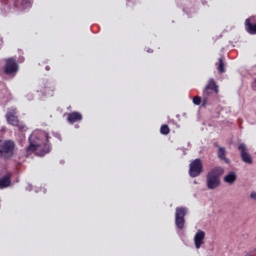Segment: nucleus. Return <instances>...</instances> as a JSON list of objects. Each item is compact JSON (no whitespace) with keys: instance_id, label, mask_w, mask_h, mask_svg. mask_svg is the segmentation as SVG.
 <instances>
[{"instance_id":"1","label":"nucleus","mask_w":256,"mask_h":256,"mask_svg":"<svg viewBox=\"0 0 256 256\" xmlns=\"http://www.w3.org/2000/svg\"><path fill=\"white\" fill-rule=\"evenodd\" d=\"M225 170L222 167H214L206 175V187L207 189L213 190L221 186V176Z\"/></svg>"},{"instance_id":"2","label":"nucleus","mask_w":256,"mask_h":256,"mask_svg":"<svg viewBox=\"0 0 256 256\" xmlns=\"http://www.w3.org/2000/svg\"><path fill=\"white\" fill-rule=\"evenodd\" d=\"M44 137H45V143L43 144H39L37 142H32L31 139L29 138L30 144L28 147H26V151L27 153L36 151V154L39 155V157H44V155H47V153L51 152V144H49V134L48 133H44Z\"/></svg>"},{"instance_id":"3","label":"nucleus","mask_w":256,"mask_h":256,"mask_svg":"<svg viewBox=\"0 0 256 256\" xmlns=\"http://www.w3.org/2000/svg\"><path fill=\"white\" fill-rule=\"evenodd\" d=\"M213 91L217 95L219 93V86L215 82V79L211 78L202 93V107H205L209 103V100L213 97Z\"/></svg>"},{"instance_id":"4","label":"nucleus","mask_w":256,"mask_h":256,"mask_svg":"<svg viewBox=\"0 0 256 256\" xmlns=\"http://www.w3.org/2000/svg\"><path fill=\"white\" fill-rule=\"evenodd\" d=\"M3 73L7 77H15L19 73V63L14 57L4 59Z\"/></svg>"},{"instance_id":"5","label":"nucleus","mask_w":256,"mask_h":256,"mask_svg":"<svg viewBox=\"0 0 256 256\" xmlns=\"http://www.w3.org/2000/svg\"><path fill=\"white\" fill-rule=\"evenodd\" d=\"M15 155V142L4 140L0 143V159H11Z\"/></svg>"},{"instance_id":"6","label":"nucleus","mask_w":256,"mask_h":256,"mask_svg":"<svg viewBox=\"0 0 256 256\" xmlns=\"http://www.w3.org/2000/svg\"><path fill=\"white\" fill-rule=\"evenodd\" d=\"M5 117L8 125H12L13 127H18L19 131H25V125L19 122V117L17 116V108H14V107L8 108Z\"/></svg>"},{"instance_id":"7","label":"nucleus","mask_w":256,"mask_h":256,"mask_svg":"<svg viewBox=\"0 0 256 256\" xmlns=\"http://www.w3.org/2000/svg\"><path fill=\"white\" fill-rule=\"evenodd\" d=\"M189 213L187 207H177L175 211V225L177 229L183 231L185 229V216Z\"/></svg>"},{"instance_id":"8","label":"nucleus","mask_w":256,"mask_h":256,"mask_svg":"<svg viewBox=\"0 0 256 256\" xmlns=\"http://www.w3.org/2000/svg\"><path fill=\"white\" fill-rule=\"evenodd\" d=\"M203 173V162L197 158L190 163L189 175L190 177H199Z\"/></svg>"},{"instance_id":"9","label":"nucleus","mask_w":256,"mask_h":256,"mask_svg":"<svg viewBox=\"0 0 256 256\" xmlns=\"http://www.w3.org/2000/svg\"><path fill=\"white\" fill-rule=\"evenodd\" d=\"M238 151H240L241 159L244 163H247L248 165H253V158L251 157V155H249V152L247 151V146L245 144H239Z\"/></svg>"},{"instance_id":"10","label":"nucleus","mask_w":256,"mask_h":256,"mask_svg":"<svg viewBox=\"0 0 256 256\" xmlns=\"http://www.w3.org/2000/svg\"><path fill=\"white\" fill-rule=\"evenodd\" d=\"M245 30L249 35H256V17L251 16L245 20Z\"/></svg>"},{"instance_id":"11","label":"nucleus","mask_w":256,"mask_h":256,"mask_svg":"<svg viewBox=\"0 0 256 256\" xmlns=\"http://www.w3.org/2000/svg\"><path fill=\"white\" fill-rule=\"evenodd\" d=\"M12 177L13 174H11V172H7L2 177H0V189H8V187H11L13 184L11 181Z\"/></svg>"},{"instance_id":"12","label":"nucleus","mask_w":256,"mask_h":256,"mask_svg":"<svg viewBox=\"0 0 256 256\" xmlns=\"http://www.w3.org/2000/svg\"><path fill=\"white\" fill-rule=\"evenodd\" d=\"M205 244V231L198 230L194 236V245L196 249H201V245Z\"/></svg>"},{"instance_id":"13","label":"nucleus","mask_w":256,"mask_h":256,"mask_svg":"<svg viewBox=\"0 0 256 256\" xmlns=\"http://www.w3.org/2000/svg\"><path fill=\"white\" fill-rule=\"evenodd\" d=\"M214 147H217L218 149V159H220V161H225L226 163H229V158H227V150L225 149V147L219 146L217 142L214 143Z\"/></svg>"},{"instance_id":"14","label":"nucleus","mask_w":256,"mask_h":256,"mask_svg":"<svg viewBox=\"0 0 256 256\" xmlns=\"http://www.w3.org/2000/svg\"><path fill=\"white\" fill-rule=\"evenodd\" d=\"M82 120H83V115H81V113L79 112H71L67 114V121L72 125L73 123H77L78 121H82Z\"/></svg>"},{"instance_id":"15","label":"nucleus","mask_w":256,"mask_h":256,"mask_svg":"<svg viewBox=\"0 0 256 256\" xmlns=\"http://www.w3.org/2000/svg\"><path fill=\"white\" fill-rule=\"evenodd\" d=\"M225 183H229L230 185L237 181V174L235 172H230L224 177Z\"/></svg>"},{"instance_id":"16","label":"nucleus","mask_w":256,"mask_h":256,"mask_svg":"<svg viewBox=\"0 0 256 256\" xmlns=\"http://www.w3.org/2000/svg\"><path fill=\"white\" fill-rule=\"evenodd\" d=\"M216 65L219 73H225V61L223 60V58H219Z\"/></svg>"},{"instance_id":"17","label":"nucleus","mask_w":256,"mask_h":256,"mask_svg":"<svg viewBox=\"0 0 256 256\" xmlns=\"http://www.w3.org/2000/svg\"><path fill=\"white\" fill-rule=\"evenodd\" d=\"M160 133L162 135H169V133H171V129L169 128V125L167 124L162 125L160 128Z\"/></svg>"},{"instance_id":"18","label":"nucleus","mask_w":256,"mask_h":256,"mask_svg":"<svg viewBox=\"0 0 256 256\" xmlns=\"http://www.w3.org/2000/svg\"><path fill=\"white\" fill-rule=\"evenodd\" d=\"M32 5H33V0H22L21 1V6L23 7V9H28Z\"/></svg>"},{"instance_id":"19","label":"nucleus","mask_w":256,"mask_h":256,"mask_svg":"<svg viewBox=\"0 0 256 256\" xmlns=\"http://www.w3.org/2000/svg\"><path fill=\"white\" fill-rule=\"evenodd\" d=\"M193 103H194V105H201V97L200 96H195L193 98Z\"/></svg>"},{"instance_id":"20","label":"nucleus","mask_w":256,"mask_h":256,"mask_svg":"<svg viewBox=\"0 0 256 256\" xmlns=\"http://www.w3.org/2000/svg\"><path fill=\"white\" fill-rule=\"evenodd\" d=\"M250 199H252L253 201H256V192H252L250 194Z\"/></svg>"},{"instance_id":"21","label":"nucleus","mask_w":256,"mask_h":256,"mask_svg":"<svg viewBox=\"0 0 256 256\" xmlns=\"http://www.w3.org/2000/svg\"><path fill=\"white\" fill-rule=\"evenodd\" d=\"M55 137H57V139H59L61 141V135L55 134Z\"/></svg>"},{"instance_id":"22","label":"nucleus","mask_w":256,"mask_h":256,"mask_svg":"<svg viewBox=\"0 0 256 256\" xmlns=\"http://www.w3.org/2000/svg\"><path fill=\"white\" fill-rule=\"evenodd\" d=\"M46 71H51V67L50 66H46Z\"/></svg>"},{"instance_id":"23","label":"nucleus","mask_w":256,"mask_h":256,"mask_svg":"<svg viewBox=\"0 0 256 256\" xmlns=\"http://www.w3.org/2000/svg\"><path fill=\"white\" fill-rule=\"evenodd\" d=\"M148 53H153V50L149 49V50H148Z\"/></svg>"},{"instance_id":"24","label":"nucleus","mask_w":256,"mask_h":256,"mask_svg":"<svg viewBox=\"0 0 256 256\" xmlns=\"http://www.w3.org/2000/svg\"><path fill=\"white\" fill-rule=\"evenodd\" d=\"M255 83H256V78H255Z\"/></svg>"}]
</instances>
